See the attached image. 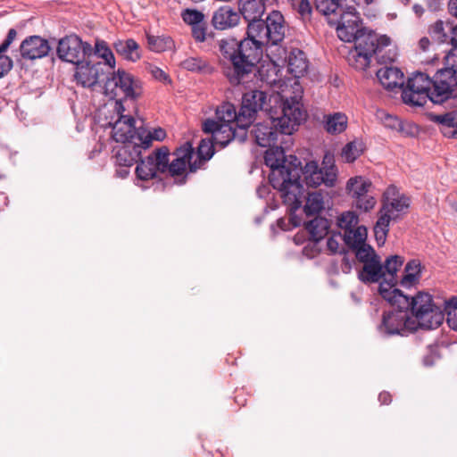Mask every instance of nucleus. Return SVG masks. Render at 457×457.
I'll use <instances>...</instances> for the list:
<instances>
[{
  "label": "nucleus",
  "mask_w": 457,
  "mask_h": 457,
  "mask_svg": "<svg viewBox=\"0 0 457 457\" xmlns=\"http://www.w3.org/2000/svg\"><path fill=\"white\" fill-rule=\"evenodd\" d=\"M147 43L149 48L155 52H162L165 50L166 42L163 38L155 36H147Z\"/></svg>",
  "instance_id": "obj_49"
},
{
  "label": "nucleus",
  "mask_w": 457,
  "mask_h": 457,
  "mask_svg": "<svg viewBox=\"0 0 457 457\" xmlns=\"http://www.w3.org/2000/svg\"><path fill=\"white\" fill-rule=\"evenodd\" d=\"M450 13L457 18V0H450L448 4Z\"/></svg>",
  "instance_id": "obj_59"
},
{
  "label": "nucleus",
  "mask_w": 457,
  "mask_h": 457,
  "mask_svg": "<svg viewBox=\"0 0 457 457\" xmlns=\"http://www.w3.org/2000/svg\"><path fill=\"white\" fill-rule=\"evenodd\" d=\"M166 132L162 128L154 129L153 131H147L143 128H138L137 137L136 138L141 143L144 149L148 148L154 140L162 141L165 138Z\"/></svg>",
  "instance_id": "obj_33"
},
{
  "label": "nucleus",
  "mask_w": 457,
  "mask_h": 457,
  "mask_svg": "<svg viewBox=\"0 0 457 457\" xmlns=\"http://www.w3.org/2000/svg\"><path fill=\"white\" fill-rule=\"evenodd\" d=\"M314 4L316 10L323 15L327 16L328 18V22L330 24L336 25L337 27V21L340 19L341 15H339L338 19H332L330 16H336L337 12L341 10L340 0H315ZM350 6H348V8ZM346 9L347 7L344 9L340 14H342Z\"/></svg>",
  "instance_id": "obj_28"
},
{
  "label": "nucleus",
  "mask_w": 457,
  "mask_h": 457,
  "mask_svg": "<svg viewBox=\"0 0 457 457\" xmlns=\"http://www.w3.org/2000/svg\"><path fill=\"white\" fill-rule=\"evenodd\" d=\"M150 72H151L152 76L159 81H162L164 83L170 82V79L169 76L166 74V72L164 71H162V69H160L159 67L152 66L150 68Z\"/></svg>",
  "instance_id": "obj_53"
},
{
  "label": "nucleus",
  "mask_w": 457,
  "mask_h": 457,
  "mask_svg": "<svg viewBox=\"0 0 457 457\" xmlns=\"http://www.w3.org/2000/svg\"><path fill=\"white\" fill-rule=\"evenodd\" d=\"M51 50L48 40L39 36H29L21 44L20 51L22 58L27 60L41 59Z\"/></svg>",
  "instance_id": "obj_19"
},
{
  "label": "nucleus",
  "mask_w": 457,
  "mask_h": 457,
  "mask_svg": "<svg viewBox=\"0 0 457 457\" xmlns=\"http://www.w3.org/2000/svg\"><path fill=\"white\" fill-rule=\"evenodd\" d=\"M204 130L206 133H209L204 129V124L203 125ZM212 134V132H210ZM212 139H202L198 147H197V156L200 159V161H208L210 160L213 154H214V145H219L220 147H225L226 145H223L220 143H217L214 140L213 135H212Z\"/></svg>",
  "instance_id": "obj_35"
},
{
  "label": "nucleus",
  "mask_w": 457,
  "mask_h": 457,
  "mask_svg": "<svg viewBox=\"0 0 457 457\" xmlns=\"http://www.w3.org/2000/svg\"><path fill=\"white\" fill-rule=\"evenodd\" d=\"M377 78L387 90L402 89L404 84L403 72L397 67L385 66L377 71Z\"/></svg>",
  "instance_id": "obj_22"
},
{
  "label": "nucleus",
  "mask_w": 457,
  "mask_h": 457,
  "mask_svg": "<svg viewBox=\"0 0 457 457\" xmlns=\"http://www.w3.org/2000/svg\"><path fill=\"white\" fill-rule=\"evenodd\" d=\"M207 22L204 21L200 24L191 26L192 37L196 42H204L207 37Z\"/></svg>",
  "instance_id": "obj_46"
},
{
  "label": "nucleus",
  "mask_w": 457,
  "mask_h": 457,
  "mask_svg": "<svg viewBox=\"0 0 457 457\" xmlns=\"http://www.w3.org/2000/svg\"><path fill=\"white\" fill-rule=\"evenodd\" d=\"M451 104L456 108L444 114L429 113L428 119L439 126V129L445 137L454 138L457 137V104L451 102Z\"/></svg>",
  "instance_id": "obj_21"
},
{
  "label": "nucleus",
  "mask_w": 457,
  "mask_h": 457,
  "mask_svg": "<svg viewBox=\"0 0 457 457\" xmlns=\"http://www.w3.org/2000/svg\"><path fill=\"white\" fill-rule=\"evenodd\" d=\"M358 223L359 217L352 211L344 212L337 217V226L343 229L344 232L355 228L359 226Z\"/></svg>",
  "instance_id": "obj_39"
},
{
  "label": "nucleus",
  "mask_w": 457,
  "mask_h": 457,
  "mask_svg": "<svg viewBox=\"0 0 457 457\" xmlns=\"http://www.w3.org/2000/svg\"><path fill=\"white\" fill-rule=\"evenodd\" d=\"M94 53L96 55L104 60V67L107 65L110 69H114L115 58L105 41L96 40Z\"/></svg>",
  "instance_id": "obj_37"
},
{
  "label": "nucleus",
  "mask_w": 457,
  "mask_h": 457,
  "mask_svg": "<svg viewBox=\"0 0 457 457\" xmlns=\"http://www.w3.org/2000/svg\"><path fill=\"white\" fill-rule=\"evenodd\" d=\"M322 164V168H319L316 162H309L304 168L299 165L300 175L303 174L306 184L310 187H318L321 184L326 186H333L337 179V168L334 165L333 156L326 154Z\"/></svg>",
  "instance_id": "obj_12"
},
{
  "label": "nucleus",
  "mask_w": 457,
  "mask_h": 457,
  "mask_svg": "<svg viewBox=\"0 0 457 457\" xmlns=\"http://www.w3.org/2000/svg\"><path fill=\"white\" fill-rule=\"evenodd\" d=\"M412 9L415 14L419 17L421 16L424 12V8L420 4H414Z\"/></svg>",
  "instance_id": "obj_61"
},
{
  "label": "nucleus",
  "mask_w": 457,
  "mask_h": 457,
  "mask_svg": "<svg viewBox=\"0 0 457 457\" xmlns=\"http://www.w3.org/2000/svg\"><path fill=\"white\" fill-rule=\"evenodd\" d=\"M448 30L451 32V37H449V41L452 45V47L457 48V24L455 26H447Z\"/></svg>",
  "instance_id": "obj_56"
},
{
  "label": "nucleus",
  "mask_w": 457,
  "mask_h": 457,
  "mask_svg": "<svg viewBox=\"0 0 457 457\" xmlns=\"http://www.w3.org/2000/svg\"><path fill=\"white\" fill-rule=\"evenodd\" d=\"M265 189H266V187H259L257 189V194L259 195L260 197H263L264 193H265Z\"/></svg>",
  "instance_id": "obj_63"
},
{
  "label": "nucleus",
  "mask_w": 457,
  "mask_h": 457,
  "mask_svg": "<svg viewBox=\"0 0 457 457\" xmlns=\"http://www.w3.org/2000/svg\"><path fill=\"white\" fill-rule=\"evenodd\" d=\"M378 400L382 404H388L392 400L391 395L387 392H382L378 395Z\"/></svg>",
  "instance_id": "obj_58"
},
{
  "label": "nucleus",
  "mask_w": 457,
  "mask_h": 457,
  "mask_svg": "<svg viewBox=\"0 0 457 457\" xmlns=\"http://www.w3.org/2000/svg\"><path fill=\"white\" fill-rule=\"evenodd\" d=\"M104 110L111 112L109 116L105 115L107 120L106 126L112 129V137L118 143L129 141H137L138 129H136L135 120L129 114H125L123 104L118 102L108 103Z\"/></svg>",
  "instance_id": "obj_6"
},
{
  "label": "nucleus",
  "mask_w": 457,
  "mask_h": 457,
  "mask_svg": "<svg viewBox=\"0 0 457 457\" xmlns=\"http://www.w3.org/2000/svg\"><path fill=\"white\" fill-rule=\"evenodd\" d=\"M300 96L286 99L281 104V115L275 117L273 111L270 112V119L273 125L278 127L281 134H284L289 141L291 135L298 126L306 119V112L300 102Z\"/></svg>",
  "instance_id": "obj_9"
},
{
  "label": "nucleus",
  "mask_w": 457,
  "mask_h": 457,
  "mask_svg": "<svg viewBox=\"0 0 457 457\" xmlns=\"http://www.w3.org/2000/svg\"><path fill=\"white\" fill-rule=\"evenodd\" d=\"M144 149L141 143L137 141H129L121 143L114 148V158L116 164L123 167H130L137 162Z\"/></svg>",
  "instance_id": "obj_20"
},
{
  "label": "nucleus",
  "mask_w": 457,
  "mask_h": 457,
  "mask_svg": "<svg viewBox=\"0 0 457 457\" xmlns=\"http://www.w3.org/2000/svg\"><path fill=\"white\" fill-rule=\"evenodd\" d=\"M397 215L389 214L387 207H382L379 211V217L374 226L375 238L378 245H383L388 233L389 223L396 220Z\"/></svg>",
  "instance_id": "obj_25"
},
{
  "label": "nucleus",
  "mask_w": 457,
  "mask_h": 457,
  "mask_svg": "<svg viewBox=\"0 0 457 457\" xmlns=\"http://www.w3.org/2000/svg\"><path fill=\"white\" fill-rule=\"evenodd\" d=\"M431 78L424 72H415L402 88V98L404 104L411 106H424L430 101Z\"/></svg>",
  "instance_id": "obj_10"
},
{
  "label": "nucleus",
  "mask_w": 457,
  "mask_h": 457,
  "mask_svg": "<svg viewBox=\"0 0 457 457\" xmlns=\"http://www.w3.org/2000/svg\"><path fill=\"white\" fill-rule=\"evenodd\" d=\"M285 53L286 52L284 51V53L281 54V57L279 56V59H278L277 62H272L270 60L273 65L262 66L258 70V77L262 84L273 87L277 86V84L280 83V79L278 78L275 64H277L280 60L284 58Z\"/></svg>",
  "instance_id": "obj_32"
},
{
  "label": "nucleus",
  "mask_w": 457,
  "mask_h": 457,
  "mask_svg": "<svg viewBox=\"0 0 457 457\" xmlns=\"http://www.w3.org/2000/svg\"><path fill=\"white\" fill-rule=\"evenodd\" d=\"M383 277V267L378 255L363 262L362 270L359 272V278L364 283L378 282Z\"/></svg>",
  "instance_id": "obj_24"
},
{
  "label": "nucleus",
  "mask_w": 457,
  "mask_h": 457,
  "mask_svg": "<svg viewBox=\"0 0 457 457\" xmlns=\"http://www.w3.org/2000/svg\"><path fill=\"white\" fill-rule=\"evenodd\" d=\"M341 241H344L343 236L340 234L332 235L327 240L328 250L331 253H341L344 250V246L341 245Z\"/></svg>",
  "instance_id": "obj_47"
},
{
  "label": "nucleus",
  "mask_w": 457,
  "mask_h": 457,
  "mask_svg": "<svg viewBox=\"0 0 457 457\" xmlns=\"http://www.w3.org/2000/svg\"><path fill=\"white\" fill-rule=\"evenodd\" d=\"M361 20L354 7L347 8L337 21V33L345 42H354V48L347 56L351 66L364 71L373 55H378L382 49L390 45V38L375 32L365 33L361 27Z\"/></svg>",
  "instance_id": "obj_4"
},
{
  "label": "nucleus",
  "mask_w": 457,
  "mask_h": 457,
  "mask_svg": "<svg viewBox=\"0 0 457 457\" xmlns=\"http://www.w3.org/2000/svg\"><path fill=\"white\" fill-rule=\"evenodd\" d=\"M281 100L279 94H270L262 90H252L243 95L242 104L237 112L234 104L223 103L217 107L215 119H208L204 121V129L212 132L214 140L223 145H227L231 140L237 137V129L241 134L240 139L245 137L246 129L254 120L258 111L271 112V101L275 103Z\"/></svg>",
  "instance_id": "obj_2"
},
{
  "label": "nucleus",
  "mask_w": 457,
  "mask_h": 457,
  "mask_svg": "<svg viewBox=\"0 0 457 457\" xmlns=\"http://www.w3.org/2000/svg\"><path fill=\"white\" fill-rule=\"evenodd\" d=\"M323 208L324 200L322 194L320 192L309 193L303 208L305 214L309 216L319 213Z\"/></svg>",
  "instance_id": "obj_36"
},
{
  "label": "nucleus",
  "mask_w": 457,
  "mask_h": 457,
  "mask_svg": "<svg viewBox=\"0 0 457 457\" xmlns=\"http://www.w3.org/2000/svg\"><path fill=\"white\" fill-rule=\"evenodd\" d=\"M344 242L353 249L366 242L367 229L364 226H358L355 228L344 232Z\"/></svg>",
  "instance_id": "obj_34"
},
{
  "label": "nucleus",
  "mask_w": 457,
  "mask_h": 457,
  "mask_svg": "<svg viewBox=\"0 0 457 457\" xmlns=\"http://www.w3.org/2000/svg\"><path fill=\"white\" fill-rule=\"evenodd\" d=\"M104 74V64L101 62L96 63L79 62L76 65L75 79L83 87H92L97 84L101 76Z\"/></svg>",
  "instance_id": "obj_18"
},
{
  "label": "nucleus",
  "mask_w": 457,
  "mask_h": 457,
  "mask_svg": "<svg viewBox=\"0 0 457 457\" xmlns=\"http://www.w3.org/2000/svg\"><path fill=\"white\" fill-rule=\"evenodd\" d=\"M329 228L328 220L325 218L315 217L305 224V228L314 241H320L327 234Z\"/></svg>",
  "instance_id": "obj_31"
},
{
  "label": "nucleus",
  "mask_w": 457,
  "mask_h": 457,
  "mask_svg": "<svg viewBox=\"0 0 457 457\" xmlns=\"http://www.w3.org/2000/svg\"><path fill=\"white\" fill-rule=\"evenodd\" d=\"M169 156V149L166 146L157 149L137 163V178L140 180H150L156 178L158 173L166 172L170 162Z\"/></svg>",
  "instance_id": "obj_14"
},
{
  "label": "nucleus",
  "mask_w": 457,
  "mask_h": 457,
  "mask_svg": "<svg viewBox=\"0 0 457 457\" xmlns=\"http://www.w3.org/2000/svg\"><path fill=\"white\" fill-rule=\"evenodd\" d=\"M292 143L267 146L264 161L270 168L269 180L280 193L283 203L290 212L297 211L305 199L303 186L300 183V161L294 155L286 157L285 152Z\"/></svg>",
  "instance_id": "obj_3"
},
{
  "label": "nucleus",
  "mask_w": 457,
  "mask_h": 457,
  "mask_svg": "<svg viewBox=\"0 0 457 457\" xmlns=\"http://www.w3.org/2000/svg\"><path fill=\"white\" fill-rule=\"evenodd\" d=\"M173 155L174 159L170 164L168 163V169L166 170L170 176L175 177L182 175L187 166L190 171H195L198 169L196 162H191L194 157V149L189 142H186L180 147L177 148Z\"/></svg>",
  "instance_id": "obj_16"
},
{
  "label": "nucleus",
  "mask_w": 457,
  "mask_h": 457,
  "mask_svg": "<svg viewBox=\"0 0 457 457\" xmlns=\"http://www.w3.org/2000/svg\"><path fill=\"white\" fill-rule=\"evenodd\" d=\"M393 311L385 312L383 313L381 323L378 325V329L381 334L391 335H405L415 331L417 328H421L425 329H433L434 328H427L422 325L421 320L416 315L409 312L411 309L398 308Z\"/></svg>",
  "instance_id": "obj_7"
},
{
  "label": "nucleus",
  "mask_w": 457,
  "mask_h": 457,
  "mask_svg": "<svg viewBox=\"0 0 457 457\" xmlns=\"http://www.w3.org/2000/svg\"><path fill=\"white\" fill-rule=\"evenodd\" d=\"M17 36V31L15 29H10L8 30L7 36L3 43L0 45V52H6L9 48L10 45L13 42Z\"/></svg>",
  "instance_id": "obj_54"
},
{
  "label": "nucleus",
  "mask_w": 457,
  "mask_h": 457,
  "mask_svg": "<svg viewBox=\"0 0 457 457\" xmlns=\"http://www.w3.org/2000/svg\"><path fill=\"white\" fill-rule=\"evenodd\" d=\"M429 46H430V40L428 37H424L420 39L419 46L421 50H423V51L428 50Z\"/></svg>",
  "instance_id": "obj_60"
},
{
  "label": "nucleus",
  "mask_w": 457,
  "mask_h": 457,
  "mask_svg": "<svg viewBox=\"0 0 457 457\" xmlns=\"http://www.w3.org/2000/svg\"><path fill=\"white\" fill-rule=\"evenodd\" d=\"M113 46L117 54L129 61L136 62L140 58L138 45L133 39L118 40Z\"/></svg>",
  "instance_id": "obj_30"
},
{
  "label": "nucleus",
  "mask_w": 457,
  "mask_h": 457,
  "mask_svg": "<svg viewBox=\"0 0 457 457\" xmlns=\"http://www.w3.org/2000/svg\"><path fill=\"white\" fill-rule=\"evenodd\" d=\"M287 68L295 77H300L308 69V61L304 53L300 49H293L287 56Z\"/></svg>",
  "instance_id": "obj_27"
},
{
  "label": "nucleus",
  "mask_w": 457,
  "mask_h": 457,
  "mask_svg": "<svg viewBox=\"0 0 457 457\" xmlns=\"http://www.w3.org/2000/svg\"><path fill=\"white\" fill-rule=\"evenodd\" d=\"M181 67L189 71L200 72L208 68V63L200 57H188L181 62Z\"/></svg>",
  "instance_id": "obj_43"
},
{
  "label": "nucleus",
  "mask_w": 457,
  "mask_h": 457,
  "mask_svg": "<svg viewBox=\"0 0 457 457\" xmlns=\"http://www.w3.org/2000/svg\"><path fill=\"white\" fill-rule=\"evenodd\" d=\"M403 258L399 255H391L387 257L385 261L383 267L384 277H388V279L396 280L395 275L398 270L403 264Z\"/></svg>",
  "instance_id": "obj_38"
},
{
  "label": "nucleus",
  "mask_w": 457,
  "mask_h": 457,
  "mask_svg": "<svg viewBox=\"0 0 457 457\" xmlns=\"http://www.w3.org/2000/svg\"><path fill=\"white\" fill-rule=\"evenodd\" d=\"M93 48L90 44L83 42L76 35L66 36L61 38L57 46L58 57L67 62L79 64L86 57L90 56Z\"/></svg>",
  "instance_id": "obj_13"
},
{
  "label": "nucleus",
  "mask_w": 457,
  "mask_h": 457,
  "mask_svg": "<svg viewBox=\"0 0 457 457\" xmlns=\"http://www.w3.org/2000/svg\"><path fill=\"white\" fill-rule=\"evenodd\" d=\"M312 7L309 0H301L298 7V12L302 16H306L311 13Z\"/></svg>",
  "instance_id": "obj_55"
},
{
  "label": "nucleus",
  "mask_w": 457,
  "mask_h": 457,
  "mask_svg": "<svg viewBox=\"0 0 457 457\" xmlns=\"http://www.w3.org/2000/svg\"><path fill=\"white\" fill-rule=\"evenodd\" d=\"M353 250L354 251L356 259L361 263L378 256L374 249L370 245H367L366 242L357 247H354Z\"/></svg>",
  "instance_id": "obj_45"
},
{
  "label": "nucleus",
  "mask_w": 457,
  "mask_h": 457,
  "mask_svg": "<svg viewBox=\"0 0 457 457\" xmlns=\"http://www.w3.org/2000/svg\"><path fill=\"white\" fill-rule=\"evenodd\" d=\"M341 269L345 273H349L352 270V262L345 255L342 259Z\"/></svg>",
  "instance_id": "obj_57"
},
{
  "label": "nucleus",
  "mask_w": 457,
  "mask_h": 457,
  "mask_svg": "<svg viewBox=\"0 0 457 457\" xmlns=\"http://www.w3.org/2000/svg\"><path fill=\"white\" fill-rule=\"evenodd\" d=\"M452 26L449 22L442 21H436L429 29L430 36L437 40L439 43H446L449 41V35L447 34L448 27Z\"/></svg>",
  "instance_id": "obj_40"
},
{
  "label": "nucleus",
  "mask_w": 457,
  "mask_h": 457,
  "mask_svg": "<svg viewBox=\"0 0 457 457\" xmlns=\"http://www.w3.org/2000/svg\"><path fill=\"white\" fill-rule=\"evenodd\" d=\"M372 183L365 177L357 176L349 179L346 183V190L353 199L357 209L368 212L374 208L376 199L370 194Z\"/></svg>",
  "instance_id": "obj_15"
},
{
  "label": "nucleus",
  "mask_w": 457,
  "mask_h": 457,
  "mask_svg": "<svg viewBox=\"0 0 457 457\" xmlns=\"http://www.w3.org/2000/svg\"><path fill=\"white\" fill-rule=\"evenodd\" d=\"M380 118H381L384 125L389 129H398L401 128V121L395 116H393V115H390L387 113H383Z\"/></svg>",
  "instance_id": "obj_51"
},
{
  "label": "nucleus",
  "mask_w": 457,
  "mask_h": 457,
  "mask_svg": "<svg viewBox=\"0 0 457 457\" xmlns=\"http://www.w3.org/2000/svg\"><path fill=\"white\" fill-rule=\"evenodd\" d=\"M395 284L396 280L386 278L380 282L378 293L384 300L394 307L411 309V313L416 315L427 328H438L442 324L444 316L429 294L419 292L409 297L396 288Z\"/></svg>",
  "instance_id": "obj_5"
},
{
  "label": "nucleus",
  "mask_w": 457,
  "mask_h": 457,
  "mask_svg": "<svg viewBox=\"0 0 457 457\" xmlns=\"http://www.w3.org/2000/svg\"><path fill=\"white\" fill-rule=\"evenodd\" d=\"M240 20L239 14L229 6H222L213 12L212 26L216 29H228L236 27Z\"/></svg>",
  "instance_id": "obj_23"
},
{
  "label": "nucleus",
  "mask_w": 457,
  "mask_h": 457,
  "mask_svg": "<svg viewBox=\"0 0 457 457\" xmlns=\"http://www.w3.org/2000/svg\"><path fill=\"white\" fill-rule=\"evenodd\" d=\"M430 102L442 104L446 101L457 102L453 91L457 87V74L453 69H441L431 79Z\"/></svg>",
  "instance_id": "obj_11"
},
{
  "label": "nucleus",
  "mask_w": 457,
  "mask_h": 457,
  "mask_svg": "<svg viewBox=\"0 0 457 457\" xmlns=\"http://www.w3.org/2000/svg\"><path fill=\"white\" fill-rule=\"evenodd\" d=\"M423 361H424V364H425L426 366H431V365H433V363H434V360H433V358H432V357H429V356H426V357L424 358Z\"/></svg>",
  "instance_id": "obj_62"
},
{
  "label": "nucleus",
  "mask_w": 457,
  "mask_h": 457,
  "mask_svg": "<svg viewBox=\"0 0 457 457\" xmlns=\"http://www.w3.org/2000/svg\"><path fill=\"white\" fill-rule=\"evenodd\" d=\"M253 133L255 137L256 143L262 147L271 146L279 144L292 143L284 134H281L278 127L271 124L258 123L254 126Z\"/></svg>",
  "instance_id": "obj_17"
},
{
  "label": "nucleus",
  "mask_w": 457,
  "mask_h": 457,
  "mask_svg": "<svg viewBox=\"0 0 457 457\" xmlns=\"http://www.w3.org/2000/svg\"><path fill=\"white\" fill-rule=\"evenodd\" d=\"M181 18L183 21L190 27L200 24L205 21V16L202 12L189 8L182 11Z\"/></svg>",
  "instance_id": "obj_44"
},
{
  "label": "nucleus",
  "mask_w": 457,
  "mask_h": 457,
  "mask_svg": "<svg viewBox=\"0 0 457 457\" xmlns=\"http://www.w3.org/2000/svg\"><path fill=\"white\" fill-rule=\"evenodd\" d=\"M409 205L410 199L405 195H401L394 198L390 204H384L383 207H387L389 214L397 215L398 218L399 213L408 209Z\"/></svg>",
  "instance_id": "obj_41"
},
{
  "label": "nucleus",
  "mask_w": 457,
  "mask_h": 457,
  "mask_svg": "<svg viewBox=\"0 0 457 457\" xmlns=\"http://www.w3.org/2000/svg\"><path fill=\"white\" fill-rule=\"evenodd\" d=\"M374 0H363L364 4H370L373 2Z\"/></svg>",
  "instance_id": "obj_64"
},
{
  "label": "nucleus",
  "mask_w": 457,
  "mask_h": 457,
  "mask_svg": "<svg viewBox=\"0 0 457 457\" xmlns=\"http://www.w3.org/2000/svg\"><path fill=\"white\" fill-rule=\"evenodd\" d=\"M104 90L111 102L119 101L121 104L123 100H135L142 94L139 82L131 74L120 69L107 78Z\"/></svg>",
  "instance_id": "obj_8"
},
{
  "label": "nucleus",
  "mask_w": 457,
  "mask_h": 457,
  "mask_svg": "<svg viewBox=\"0 0 457 457\" xmlns=\"http://www.w3.org/2000/svg\"><path fill=\"white\" fill-rule=\"evenodd\" d=\"M450 304L453 306H449L447 311V324L452 329L457 330V298L453 297Z\"/></svg>",
  "instance_id": "obj_48"
},
{
  "label": "nucleus",
  "mask_w": 457,
  "mask_h": 457,
  "mask_svg": "<svg viewBox=\"0 0 457 457\" xmlns=\"http://www.w3.org/2000/svg\"><path fill=\"white\" fill-rule=\"evenodd\" d=\"M12 67V59L4 54V52H0V78L6 74Z\"/></svg>",
  "instance_id": "obj_52"
},
{
  "label": "nucleus",
  "mask_w": 457,
  "mask_h": 457,
  "mask_svg": "<svg viewBox=\"0 0 457 457\" xmlns=\"http://www.w3.org/2000/svg\"><path fill=\"white\" fill-rule=\"evenodd\" d=\"M361 145L357 142H349L342 149L341 156L346 162H354L361 154Z\"/></svg>",
  "instance_id": "obj_42"
},
{
  "label": "nucleus",
  "mask_w": 457,
  "mask_h": 457,
  "mask_svg": "<svg viewBox=\"0 0 457 457\" xmlns=\"http://www.w3.org/2000/svg\"><path fill=\"white\" fill-rule=\"evenodd\" d=\"M446 67L445 69H453L457 73V48L452 47L445 56Z\"/></svg>",
  "instance_id": "obj_50"
},
{
  "label": "nucleus",
  "mask_w": 457,
  "mask_h": 457,
  "mask_svg": "<svg viewBox=\"0 0 457 457\" xmlns=\"http://www.w3.org/2000/svg\"><path fill=\"white\" fill-rule=\"evenodd\" d=\"M239 12L248 22L245 36L240 40L228 36L217 40L220 56L227 65L224 74L236 86L252 73L265 53L277 62L284 53L281 43L285 38L286 23L278 11H273L262 20L265 12L263 0H240Z\"/></svg>",
  "instance_id": "obj_1"
},
{
  "label": "nucleus",
  "mask_w": 457,
  "mask_h": 457,
  "mask_svg": "<svg viewBox=\"0 0 457 457\" xmlns=\"http://www.w3.org/2000/svg\"><path fill=\"white\" fill-rule=\"evenodd\" d=\"M421 277V263L418 260H411L404 268V274L401 279V285L405 287H412L419 283Z\"/></svg>",
  "instance_id": "obj_29"
},
{
  "label": "nucleus",
  "mask_w": 457,
  "mask_h": 457,
  "mask_svg": "<svg viewBox=\"0 0 457 457\" xmlns=\"http://www.w3.org/2000/svg\"><path fill=\"white\" fill-rule=\"evenodd\" d=\"M348 124L347 116L340 112L326 114L323 116V128L331 135L343 133Z\"/></svg>",
  "instance_id": "obj_26"
}]
</instances>
